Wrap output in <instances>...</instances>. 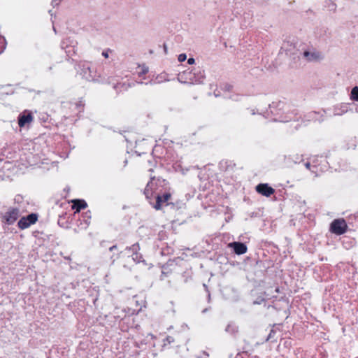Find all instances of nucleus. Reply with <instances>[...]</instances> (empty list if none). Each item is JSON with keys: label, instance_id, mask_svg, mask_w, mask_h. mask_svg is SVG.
<instances>
[{"label": "nucleus", "instance_id": "nucleus-1", "mask_svg": "<svg viewBox=\"0 0 358 358\" xmlns=\"http://www.w3.org/2000/svg\"><path fill=\"white\" fill-rule=\"evenodd\" d=\"M205 76L203 71L200 68H194L192 70L183 71L178 76V80L182 83L200 84L203 83Z\"/></svg>", "mask_w": 358, "mask_h": 358}, {"label": "nucleus", "instance_id": "nucleus-2", "mask_svg": "<svg viewBox=\"0 0 358 358\" xmlns=\"http://www.w3.org/2000/svg\"><path fill=\"white\" fill-rule=\"evenodd\" d=\"M78 73L82 78L87 81H103V80L99 79V76L97 75L96 71L87 64L79 66Z\"/></svg>", "mask_w": 358, "mask_h": 358}, {"label": "nucleus", "instance_id": "nucleus-3", "mask_svg": "<svg viewBox=\"0 0 358 358\" xmlns=\"http://www.w3.org/2000/svg\"><path fill=\"white\" fill-rule=\"evenodd\" d=\"M20 216V210L17 208L10 207L2 215L1 221L3 224L11 225L17 221Z\"/></svg>", "mask_w": 358, "mask_h": 358}, {"label": "nucleus", "instance_id": "nucleus-4", "mask_svg": "<svg viewBox=\"0 0 358 358\" xmlns=\"http://www.w3.org/2000/svg\"><path fill=\"white\" fill-rule=\"evenodd\" d=\"M78 42L72 37L64 38L61 43V48L65 50L68 56L71 57L76 53Z\"/></svg>", "mask_w": 358, "mask_h": 358}, {"label": "nucleus", "instance_id": "nucleus-5", "mask_svg": "<svg viewBox=\"0 0 358 358\" xmlns=\"http://www.w3.org/2000/svg\"><path fill=\"white\" fill-rule=\"evenodd\" d=\"M289 106L285 101L273 102L269 105V109L274 115H280L289 111Z\"/></svg>", "mask_w": 358, "mask_h": 358}, {"label": "nucleus", "instance_id": "nucleus-6", "mask_svg": "<svg viewBox=\"0 0 358 358\" xmlns=\"http://www.w3.org/2000/svg\"><path fill=\"white\" fill-rule=\"evenodd\" d=\"M347 227L345 220L336 219L331 223L330 231L336 235H341L345 233Z\"/></svg>", "mask_w": 358, "mask_h": 358}, {"label": "nucleus", "instance_id": "nucleus-7", "mask_svg": "<svg viewBox=\"0 0 358 358\" xmlns=\"http://www.w3.org/2000/svg\"><path fill=\"white\" fill-rule=\"evenodd\" d=\"M303 57L310 62H320L324 59V55L320 51L313 48L304 51Z\"/></svg>", "mask_w": 358, "mask_h": 358}, {"label": "nucleus", "instance_id": "nucleus-8", "mask_svg": "<svg viewBox=\"0 0 358 358\" xmlns=\"http://www.w3.org/2000/svg\"><path fill=\"white\" fill-rule=\"evenodd\" d=\"M38 219V216L35 213H31L26 217H22L17 222V226L21 229H25L34 224Z\"/></svg>", "mask_w": 358, "mask_h": 358}, {"label": "nucleus", "instance_id": "nucleus-9", "mask_svg": "<svg viewBox=\"0 0 358 358\" xmlns=\"http://www.w3.org/2000/svg\"><path fill=\"white\" fill-rule=\"evenodd\" d=\"M33 116L31 113L24 111L18 117V124L20 127H24L27 124L31 122Z\"/></svg>", "mask_w": 358, "mask_h": 358}, {"label": "nucleus", "instance_id": "nucleus-10", "mask_svg": "<svg viewBox=\"0 0 358 358\" xmlns=\"http://www.w3.org/2000/svg\"><path fill=\"white\" fill-rule=\"evenodd\" d=\"M256 190L258 193L266 196H269L273 194L274 189L268 186V184H259L256 187Z\"/></svg>", "mask_w": 358, "mask_h": 358}, {"label": "nucleus", "instance_id": "nucleus-11", "mask_svg": "<svg viewBox=\"0 0 358 358\" xmlns=\"http://www.w3.org/2000/svg\"><path fill=\"white\" fill-rule=\"evenodd\" d=\"M171 196V195L170 193H164L163 195L158 194L156 196V203L153 207L156 210H159L164 203L168 202Z\"/></svg>", "mask_w": 358, "mask_h": 358}, {"label": "nucleus", "instance_id": "nucleus-12", "mask_svg": "<svg viewBox=\"0 0 358 358\" xmlns=\"http://www.w3.org/2000/svg\"><path fill=\"white\" fill-rule=\"evenodd\" d=\"M229 246L233 248L234 252L237 255H243L247 252V246L240 242H233L229 244Z\"/></svg>", "mask_w": 358, "mask_h": 358}, {"label": "nucleus", "instance_id": "nucleus-13", "mask_svg": "<svg viewBox=\"0 0 358 358\" xmlns=\"http://www.w3.org/2000/svg\"><path fill=\"white\" fill-rule=\"evenodd\" d=\"M136 83L143 84V82L121 83L117 81L116 84H114L113 87L116 90H127L129 87H134Z\"/></svg>", "mask_w": 358, "mask_h": 358}, {"label": "nucleus", "instance_id": "nucleus-14", "mask_svg": "<svg viewBox=\"0 0 358 358\" xmlns=\"http://www.w3.org/2000/svg\"><path fill=\"white\" fill-rule=\"evenodd\" d=\"M139 249V245L137 243L132 245L130 248H127V250L132 252V259L136 262H141L142 257L138 253Z\"/></svg>", "mask_w": 358, "mask_h": 358}, {"label": "nucleus", "instance_id": "nucleus-15", "mask_svg": "<svg viewBox=\"0 0 358 358\" xmlns=\"http://www.w3.org/2000/svg\"><path fill=\"white\" fill-rule=\"evenodd\" d=\"M348 111V106L346 103H342L334 107V115H342Z\"/></svg>", "mask_w": 358, "mask_h": 358}, {"label": "nucleus", "instance_id": "nucleus-16", "mask_svg": "<svg viewBox=\"0 0 358 358\" xmlns=\"http://www.w3.org/2000/svg\"><path fill=\"white\" fill-rule=\"evenodd\" d=\"M72 202V208L76 209V212H79L80 210L85 209L87 206V203L82 199H75Z\"/></svg>", "mask_w": 358, "mask_h": 358}, {"label": "nucleus", "instance_id": "nucleus-17", "mask_svg": "<svg viewBox=\"0 0 358 358\" xmlns=\"http://www.w3.org/2000/svg\"><path fill=\"white\" fill-rule=\"evenodd\" d=\"M165 81H169L167 76L164 73H161L157 75L154 79L151 80L149 83H146L145 85L159 84Z\"/></svg>", "mask_w": 358, "mask_h": 358}, {"label": "nucleus", "instance_id": "nucleus-18", "mask_svg": "<svg viewBox=\"0 0 358 358\" xmlns=\"http://www.w3.org/2000/svg\"><path fill=\"white\" fill-rule=\"evenodd\" d=\"M109 251L113 252V255L110 257L112 264H114L116 259L120 257V252L119 251L117 245H114L109 248Z\"/></svg>", "mask_w": 358, "mask_h": 358}, {"label": "nucleus", "instance_id": "nucleus-19", "mask_svg": "<svg viewBox=\"0 0 358 358\" xmlns=\"http://www.w3.org/2000/svg\"><path fill=\"white\" fill-rule=\"evenodd\" d=\"M313 163L315 164V162L313 161ZM305 166H306V168L307 169L310 170L312 173H315V176H318V174H317V165L316 164L311 165V164L310 162H306L305 164Z\"/></svg>", "mask_w": 358, "mask_h": 358}, {"label": "nucleus", "instance_id": "nucleus-20", "mask_svg": "<svg viewBox=\"0 0 358 358\" xmlns=\"http://www.w3.org/2000/svg\"><path fill=\"white\" fill-rule=\"evenodd\" d=\"M150 182H149L148 184H147V186L145 189V194L146 195L147 197H148V194L150 193V191H152V185H153V182L155 180V177H150Z\"/></svg>", "mask_w": 358, "mask_h": 358}, {"label": "nucleus", "instance_id": "nucleus-21", "mask_svg": "<svg viewBox=\"0 0 358 358\" xmlns=\"http://www.w3.org/2000/svg\"><path fill=\"white\" fill-rule=\"evenodd\" d=\"M350 99L353 101H358V87H354L350 93Z\"/></svg>", "mask_w": 358, "mask_h": 358}, {"label": "nucleus", "instance_id": "nucleus-22", "mask_svg": "<svg viewBox=\"0 0 358 358\" xmlns=\"http://www.w3.org/2000/svg\"><path fill=\"white\" fill-rule=\"evenodd\" d=\"M225 331L230 334H235L238 331V327L232 324H229L227 326Z\"/></svg>", "mask_w": 358, "mask_h": 358}, {"label": "nucleus", "instance_id": "nucleus-23", "mask_svg": "<svg viewBox=\"0 0 358 358\" xmlns=\"http://www.w3.org/2000/svg\"><path fill=\"white\" fill-rule=\"evenodd\" d=\"M305 117H307V120L308 121H311V120L316 121V120H318L317 113L316 112H315V111L310 112Z\"/></svg>", "mask_w": 358, "mask_h": 358}, {"label": "nucleus", "instance_id": "nucleus-24", "mask_svg": "<svg viewBox=\"0 0 358 358\" xmlns=\"http://www.w3.org/2000/svg\"><path fill=\"white\" fill-rule=\"evenodd\" d=\"M138 68H140V69H141V71L138 73V75L139 76H143V75H145V74H146L147 73H148V71H149V68H148L147 66H145V64H143V65H139V66H138Z\"/></svg>", "mask_w": 358, "mask_h": 358}, {"label": "nucleus", "instance_id": "nucleus-25", "mask_svg": "<svg viewBox=\"0 0 358 358\" xmlns=\"http://www.w3.org/2000/svg\"><path fill=\"white\" fill-rule=\"evenodd\" d=\"M6 46V41L3 36H0V55L4 51Z\"/></svg>", "mask_w": 358, "mask_h": 358}, {"label": "nucleus", "instance_id": "nucleus-26", "mask_svg": "<svg viewBox=\"0 0 358 358\" xmlns=\"http://www.w3.org/2000/svg\"><path fill=\"white\" fill-rule=\"evenodd\" d=\"M174 342V338L172 336H168L164 340V345H166V344H171Z\"/></svg>", "mask_w": 358, "mask_h": 358}, {"label": "nucleus", "instance_id": "nucleus-27", "mask_svg": "<svg viewBox=\"0 0 358 358\" xmlns=\"http://www.w3.org/2000/svg\"><path fill=\"white\" fill-rule=\"evenodd\" d=\"M292 120V117L287 118V117H282L281 116L278 119V121L283 122H289ZM275 120H277V119H275Z\"/></svg>", "mask_w": 358, "mask_h": 358}, {"label": "nucleus", "instance_id": "nucleus-28", "mask_svg": "<svg viewBox=\"0 0 358 358\" xmlns=\"http://www.w3.org/2000/svg\"><path fill=\"white\" fill-rule=\"evenodd\" d=\"M187 58V56L185 54H180L179 56H178V60L180 62H184Z\"/></svg>", "mask_w": 358, "mask_h": 358}, {"label": "nucleus", "instance_id": "nucleus-29", "mask_svg": "<svg viewBox=\"0 0 358 358\" xmlns=\"http://www.w3.org/2000/svg\"><path fill=\"white\" fill-rule=\"evenodd\" d=\"M194 62H195V60H194V58H192V57L189 58V59H188V60H187V63H188L189 64H194Z\"/></svg>", "mask_w": 358, "mask_h": 358}, {"label": "nucleus", "instance_id": "nucleus-30", "mask_svg": "<svg viewBox=\"0 0 358 358\" xmlns=\"http://www.w3.org/2000/svg\"><path fill=\"white\" fill-rule=\"evenodd\" d=\"M102 55L105 57V58H108V51H103L102 52Z\"/></svg>", "mask_w": 358, "mask_h": 358}, {"label": "nucleus", "instance_id": "nucleus-31", "mask_svg": "<svg viewBox=\"0 0 358 358\" xmlns=\"http://www.w3.org/2000/svg\"><path fill=\"white\" fill-rule=\"evenodd\" d=\"M231 85H225L224 86V89L227 91H230L231 90Z\"/></svg>", "mask_w": 358, "mask_h": 358}, {"label": "nucleus", "instance_id": "nucleus-32", "mask_svg": "<svg viewBox=\"0 0 358 358\" xmlns=\"http://www.w3.org/2000/svg\"><path fill=\"white\" fill-rule=\"evenodd\" d=\"M52 3L53 5H55V4H57V0H53V1H52Z\"/></svg>", "mask_w": 358, "mask_h": 358}, {"label": "nucleus", "instance_id": "nucleus-33", "mask_svg": "<svg viewBox=\"0 0 358 358\" xmlns=\"http://www.w3.org/2000/svg\"><path fill=\"white\" fill-rule=\"evenodd\" d=\"M85 214H86V217H89V218L90 217V211H89V212H87Z\"/></svg>", "mask_w": 358, "mask_h": 358}, {"label": "nucleus", "instance_id": "nucleus-34", "mask_svg": "<svg viewBox=\"0 0 358 358\" xmlns=\"http://www.w3.org/2000/svg\"><path fill=\"white\" fill-rule=\"evenodd\" d=\"M275 292L278 293L279 292V288L278 287H276L275 288Z\"/></svg>", "mask_w": 358, "mask_h": 358}, {"label": "nucleus", "instance_id": "nucleus-35", "mask_svg": "<svg viewBox=\"0 0 358 358\" xmlns=\"http://www.w3.org/2000/svg\"><path fill=\"white\" fill-rule=\"evenodd\" d=\"M251 111H252V115H255V110H253V109H252V110H251Z\"/></svg>", "mask_w": 358, "mask_h": 358}, {"label": "nucleus", "instance_id": "nucleus-36", "mask_svg": "<svg viewBox=\"0 0 358 358\" xmlns=\"http://www.w3.org/2000/svg\"><path fill=\"white\" fill-rule=\"evenodd\" d=\"M136 306H138V301H136Z\"/></svg>", "mask_w": 358, "mask_h": 358}]
</instances>
